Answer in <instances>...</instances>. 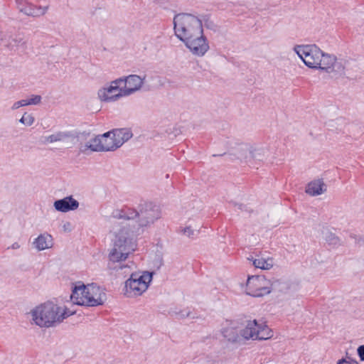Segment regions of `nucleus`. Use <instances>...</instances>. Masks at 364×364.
<instances>
[{"mask_svg":"<svg viewBox=\"0 0 364 364\" xmlns=\"http://www.w3.org/2000/svg\"><path fill=\"white\" fill-rule=\"evenodd\" d=\"M240 149L241 151L244 152L242 156H244L245 159L250 157V159H260L259 158V155H260V151H262L261 149H257L247 145L241 146Z\"/></svg>","mask_w":364,"mask_h":364,"instance_id":"obj_23","label":"nucleus"},{"mask_svg":"<svg viewBox=\"0 0 364 364\" xmlns=\"http://www.w3.org/2000/svg\"><path fill=\"white\" fill-rule=\"evenodd\" d=\"M269 280H267L264 276L256 275L248 277L246 290L247 294L259 297L269 294Z\"/></svg>","mask_w":364,"mask_h":364,"instance_id":"obj_8","label":"nucleus"},{"mask_svg":"<svg viewBox=\"0 0 364 364\" xmlns=\"http://www.w3.org/2000/svg\"><path fill=\"white\" fill-rule=\"evenodd\" d=\"M357 353L360 360L364 361V345L360 346L358 348Z\"/></svg>","mask_w":364,"mask_h":364,"instance_id":"obj_36","label":"nucleus"},{"mask_svg":"<svg viewBox=\"0 0 364 364\" xmlns=\"http://www.w3.org/2000/svg\"><path fill=\"white\" fill-rule=\"evenodd\" d=\"M86 146L93 151H105L102 141L101 140V136H97L91 139L86 144Z\"/></svg>","mask_w":364,"mask_h":364,"instance_id":"obj_25","label":"nucleus"},{"mask_svg":"<svg viewBox=\"0 0 364 364\" xmlns=\"http://www.w3.org/2000/svg\"><path fill=\"white\" fill-rule=\"evenodd\" d=\"M139 226H146L160 218V212L158 207L152 203L144 201L139 204Z\"/></svg>","mask_w":364,"mask_h":364,"instance_id":"obj_9","label":"nucleus"},{"mask_svg":"<svg viewBox=\"0 0 364 364\" xmlns=\"http://www.w3.org/2000/svg\"><path fill=\"white\" fill-rule=\"evenodd\" d=\"M326 191V185L321 179L310 182L306 189V192L313 196L321 195Z\"/></svg>","mask_w":364,"mask_h":364,"instance_id":"obj_18","label":"nucleus"},{"mask_svg":"<svg viewBox=\"0 0 364 364\" xmlns=\"http://www.w3.org/2000/svg\"><path fill=\"white\" fill-rule=\"evenodd\" d=\"M48 8V6H36L29 2L24 8L21 9V12L28 16L37 18L44 16L47 13Z\"/></svg>","mask_w":364,"mask_h":364,"instance_id":"obj_15","label":"nucleus"},{"mask_svg":"<svg viewBox=\"0 0 364 364\" xmlns=\"http://www.w3.org/2000/svg\"><path fill=\"white\" fill-rule=\"evenodd\" d=\"M139 210H136L128 206H124L120 210L113 213V217L117 219L132 220L139 217Z\"/></svg>","mask_w":364,"mask_h":364,"instance_id":"obj_17","label":"nucleus"},{"mask_svg":"<svg viewBox=\"0 0 364 364\" xmlns=\"http://www.w3.org/2000/svg\"><path fill=\"white\" fill-rule=\"evenodd\" d=\"M10 41L14 44V46H18L19 45V43L22 42V38L17 39V38H13L11 36Z\"/></svg>","mask_w":364,"mask_h":364,"instance_id":"obj_38","label":"nucleus"},{"mask_svg":"<svg viewBox=\"0 0 364 364\" xmlns=\"http://www.w3.org/2000/svg\"><path fill=\"white\" fill-rule=\"evenodd\" d=\"M41 102V95H32L28 100H26V105H38Z\"/></svg>","mask_w":364,"mask_h":364,"instance_id":"obj_31","label":"nucleus"},{"mask_svg":"<svg viewBox=\"0 0 364 364\" xmlns=\"http://www.w3.org/2000/svg\"><path fill=\"white\" fill-rule=\"evenodd\" d=\"M215 360L210 355L202 354L196 357L191 364H215Z\"/></svg>","mask_w":364,"mask_h":364,"instance_id":"obj_26","label":"nucleus"},{"mask_svg":"<svg viewBox=\"0 0 364 364\" xmlns=\"http://www.w3.org/2000/svg\"><path fill=\"white\" fill-rule=\"evenodd\" d=\"M183 42L193 55L200 57L203 56L210 48L203 32Z\"/></svg>","mask_w":364,"mask_h":364,"instance_id":"obj_10","label":"nucleus"},{"mask_svg":"<svg viewBox=\"0 0 364 364\" xmlns=\"http://www.w3.org/2000/svg\"><path fill=\"white\" fill-rule=\"evenodd\" d=\"M337 364H358L355 360H347L346 358H341L338 360Z\"/></svg>","mask_w":364,"mask_h":364,"instance_id":"obj_34","label":"nucleus"},{"mask_svg":"<svg viewBox=\"0 0 364 364\" xmlns=\"http://www.w3.org/2000/svg\"><path fill=\"white\" fill-rule=\"evenodd\" d=\"M35 121L34 117L31 114H28L27 113H24L22 117L20 119L19 122L24 125L31 126L33 124Z\"/></svg>","mask_w":364,"mask_h":364,"instance_id":"obj_29","label":"nucleus"},{"mask_svg":"<svg viewBox=\"0 0 364 364\" xmlns=\"http://www.w3.org/2000/svg\"><path fill=\"white\" fill-rule=\"evenodd\" d=\"M76 285L70 296L71 301L77 305L97 306L102 305L107 299L106 294L97 286L93 284Z\"/></svg>","mask_w":364,"mask_h":364,"instance_id":"obj_2","label":"nucleus"},{"mask_svg":"<svg viewBox=\"0 0 364 364\" xmlns=\"http://www.w3.org/2000/svg\"><path fill=\"white\" fill-rule=\"evenodd\" d=\"M124 80L119 78L112 81L111 85L107 87H103L98 90V97L102 101L111 102L115 101L124 95V89L119 88L120 83H122Z\"/></svg>","mask_w":364,"mask_h":364,"instance_id":"obj_11","label":"nucleus"},{"mask_svg":"<svg viewBox=\"0 0 364 364\" xmlns=\"http://www.w3.org/2000/svg\"><path fill=\"white\" fill-rule=\"evenodd\" d=\"M248 259L250 260V258ZM251 260L252 261L253 266L261 269H270L274 265V259L272 257H259L254 259H251Z\"/></svg>","mask_w":364,"mask_h":364,"instance_id":"obj_22","label":"nucleus"},{"mask_svg":"<svg viewBox=\"0 0 364 364\" xmlns=\"http://www.w3.org/2000/svg\"><path fill=\"white\" fill-rule=\"evenodd\" d=\"M222 334L228 341L232 343L239 342L240 336L238 330L234 326H227L223 328Z\"/></svg>","mask_w":364,"mask_h":364,"instance_id":"obj_20","label":"nucleus"},{"mask_svg":"<svg viewBox=\"0 0 364 364\" xmlns=\"http://www.w3.org/2000/svg\"><path fill=\"white\" fill-rule=\"evenodd\" d=\"M325 240L326 242L333 247H337L341 245V240L340 238L336 235V234L328 231L325 235Z\"/></svg>","mask_w":364,"mask_h":364,"instance_id":"obj_27","label":"nucleus"},{"mask_svg":"<svg viewBox=\"0 0 364 364\" xmlns=\"http://www.w3.org/2000/svg\"><path fill=\"white\" fill-rule=\"evenodd\" d=\"M320 60L321 65L320 67H318V69L326 70L328 73H343L344 66L341 62L337 61L336 56L322 51V56Z\"/></svg>","mask_w":364,"mask_h":364,"instance_id":"obj_12","label":"nucleus"},{"mask_svg":"<svg viewBox=\"0 0 364 364\" xmlns=\"http://www.w3.org/2000/svg\"><path fill=\"white\" fill-rule=\"evenodd\" d=\"M33 245L38 250L50 248L53 245V239L50 235L41 234L33 242Z\"/></svg>","mask_w":364,"mask_h":364,"instance_id":"obj_19","label":"nucleus"},{"mask_svg":"<svg viewBox=\"0 0 364 364\" xmlns=\"http://www.w3.org/2000/svg\"><path fill=\"white\" fill-rule=\"evenodd\" d=\"M240 336L246 340H267L273 336L272 331L264 323L257 320L248 321L245 327L240 331Z\"/></svg>","mask_w":364,"mask_h":364,"instance_id":"obj_7","label":"nucleus"},{"mask_svg":"<svg viewBox=\"0 0 364 364\" xmlns=\"http://www.w3.org/2000/svg\"><path fill=\"white\" fill-rule=\"evenodd\" d=\"M173 25L175 34L182 42L203 32L202 21L191 14L176 15Z\"/></svg>","mask_w":364,"mask_h":364,"instance_id":"obj_3","label":"nucleus"},{"mask_svg":"<svg viewBox=\"0 0 364 364\" xmlns=\"http://www.w3.org/2000/svg\"><path fill=\"white\" fill-rule=\"evenodd\" d=\"M183 233L190 237L193 235V230L191 228V227H186L183 228Z\"/></svg>","mask_w":364,"mask_h":364,"instance_id":"obj_37","label":"nucleus"},{"mask_svg":"<svg viewBox=\"0 0 364 364\" xmlns=\"http://www.w3.org/2000/svg\"><path fill=\"white\" fill-rule=\"evenodd\" d=\"M31 314L36 325L41 328H49L60 323L72 313L57 304L48 301L36 306L31 310Z\"/></svg>","mask_w":364,"mask_h":364,"instance_id":"obj_1","label":"nucleus"},{"mask_svg":"<svg viewBox=\"0 0 364 364\" xmlns=\"http://www.w3.org/2000/svg\"><path fill=\"white\" fill-rule=\"evenodd\" d=\"M11 35L8 33L1 32V41L10 49L14 48V44L10 41Z\"/></svg>","mask_w":364,"mask_h":364,"instance_id":"obj_30","label":"nucleus"},{"mask_svg":"<svg viewBox=\"0 0 364 364\" xmlns=\"http://www.w3.org/2000/svg\"><path fill=\"white\" fill-rule=\"evenodd\" d=\"M23 106H26V100H19V101L16 102L13 105V106H12V109H18L19 107H23Z\"/></svg>","mask_w":364,"mask_h":364,"instance_id":"obj_33","label":"nucleus"},{"mask_svg":"<svg viewBox=\"0 0 364 364\" xmlns=\"http://www.w3.org/2000/svg\"><path fill=\"white\" fill-rule=\"evenodd\" d=\"M122 79L124 80L123 82L125 84V87L123 88V94L124 95L129 96L141 89L144 84L145 76L141 77L137 75H129Z\"/></svg>","mask_w":364,"mask_h":364,"instance_id":"obj_13","label":"nucleus"},{"mask_svg":"<svg viewBox=\"0 0 364 364\" xmlns=\"http://www.w3.org/2000/svg\"><path fill=\"white\" fill-rule=\"evenodd\" d=\"M134 250V245L128 237V233L121 231L116 235L113 247L108 255L109 261L112 263L125 261Z\"/></svg>","mask_w":364,"mask_h":364,"instance_id":"obj_4","label":"nucleus"},{"mask_svg":"<svg viewBox=\"0 0 364 364\" xmlns=\"http://www.w3.org/2000/svg\"><path fill=\"white\" fill-rule=\"evenodd\" d=\"M20 247V245H18V243L17 242H14L12 245H11V248L12 249H18Z\"/></svg>","mask_w":364,"mask_h":364,"instance_id":"obj_39","label":"nucleus"},{"mask_svg":"<svg viewBox=\"0 0 364 364\" xmlns=\"http://www.w3.org/2000/svg\"><path fill=\"white\" fill-rule=\"evenodd\" d=\"M16 3L18 9L21 12V9L22 8H24L26 6V5H27L29 2H28L25 0H16Z\"/></svg>","mask_w":364,"mask_h":364,"instance_id":"obj_35","label":"nucleus"},{"mask_svg":"<svg viewBox=\"0 0 364 364\" xmlns=\"http://www.w3.org/2000/svg\"><path fill=\"white\" fill-rule=\"evenodd\" d=\"M53 206L57 211L67 213L75 210L79 207V202L73 198L72 196L65 197L63 199L54 202Z\"/></svg>","mask_w":364,"mask_h":364,"instance_id":"obj_14","label":"nucleus"},{"mask_svg":"<svg viewBox=\"0 0 364 364\" xmlns=\"http://www.w3.org/2000/svg\"><path fill=\"white\" fill-rule=\"evenodd\" d=\"M73 136L70 132H58L46 137V141L49 143H53L56 141H63L67 138H70Z\"/></svg>","mask_w":364,"mask_h":364,"instance_id":"obj_24","label":"nucleus"},{"mask_svg":"<svg viewBox=\"0 0 364 364\" xmlns=\"http://www.w3.org/2000/svg\"><path fill=\"white\" fill-rule=\"evenodd\" d=\"M178 318H183L190 316L191 311L188 309L181 311L178 313H176Z\"/></svg>","mask_w":364,"mask_h":364,"instance_id":"obj_32","label":"nucleus"},{"mask_svg":"<svg viewBox=\"0 0 364 364\" xmlns=\"http://www.w3.org/2000/svg\"><path fill=\"white\" fill-rule=\"evenodd\" d=\"M294 50L307 67L314 69L320 67L322 50L316 45L296 46Z\"/></svg>","mask_w":364,"mask_h":364,"instance_id":"obj_6","label":"nucleus"},{"mask_svg":"<svg viewBox=\"0 0 364 364\" xmlns=\"http://www.w3.org/2000/svg\"><path fill=\"white\" fill-rule=\"evenodd\" d=\"M284 283L282 282L279 279H274L273 280H269V293L272 291H282L284 287Z\"/></svg>","mask_w":364,"mask_h":364,"instance_id":"obj_28","label":"nucleus"},{"mask_svg":"<svg viewBox=\"0 0 364 364\" xmlns=\"http://www.w3.org/2000/svg\"><path fill=\"white\" fill-rule=\"evenodd\" d=\"M111 133L117 149L132 136V133L127 129H114L111 131Z\"/></svg>","mask_w":364,"mask_h":364,"instance_id":"obj_16","label":"nucleus"},{"mask_svg":"<svg viewBox=\"0 0 364 364\" xmlns=\"http://www.w3.org/2000/svg\"><path fill=\"white\" fill-rule=\"evenodd\" d=\"M101 140L105 151H114L117 149L114 137H112L111 132H107L101 135Z\"/></svg>","mask_w":364,"mask_h":364,"instance_id":"obj_21","label":"nucleus"},{"mask_svg":"<svg viewBox=\"0 0 364 364\" xmlns=\"http://www.w3.org/2000/svg\"><path fill=\"white\" fill-rule=\"evenodd\" d=\"M152 274L144 272L142 274L133 273L125 282L124 294L128 297L141 295L148 288Z\"/></svg>","mask_w":364,"mask_h":364,"instance_id":"obj_5","label":"nucleus"}]
</instances>
